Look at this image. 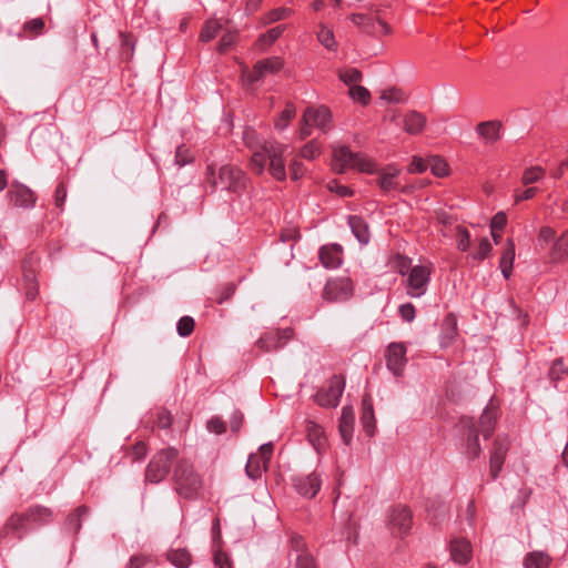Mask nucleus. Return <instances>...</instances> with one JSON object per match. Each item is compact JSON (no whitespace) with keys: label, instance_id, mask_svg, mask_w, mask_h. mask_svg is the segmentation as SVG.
<instances>
[{"label":"nucleus","instance_id":"nucleus-1","mask_svg":"<svg viewBox=\"0 0 568 568\" xmlns=\"http://www.w3.org/2000/svg\"><path fill=\"white\" fill-rule=\"evenodd\" d=\"M245 145L252 151L250 169L262 174L268 164L270 174L277 181L286 179L284 153L286 145L277 142H260L254 130H245L243 134Z\"/></svg>","mask_w":568,"mask_h":568},{"label":"nucleus","instance_id":"nucleus-2","mask_svg":"<svg viewBox=\"0 0 568 568\" xmlns=\"http://www.w3.org/2000/svg\"><path fill=\"white\" fill-rule=\"evenodd\" d=\"M206 182L213 190L222 185L227 191L240 195L246 189L247 178L241 169L234 165L221 166L217 175L213 165H209L206 168Z\"/></svg>","mask_w":568,"mask_h":568},{"label":"nucleus","instance_id":"nucleus-3","mask_svg":"<svg viewBox=\"0 0 568 568\" xmlns=\"http://www.w3.org/2000/svg\"><path fill=\"white\" fill-rule=\"evenodd\" d=\"M333 169L343 173L347 169H355L362 173L373 174L377 172V163L364 153H354L348 146L333 149Z\"/></svg>","mask_w":568,"mask_h":568},{"label":"nucleus","instance_id":"nucleus-4","mask_svg":"<svg viewBox=\"0 0 568 568\" xmlns=\"http://www.w3.org/2000/svg\"><path fill=\"white\" fill-rule=\"evenodd\" d=\"M173 480L176 493L183 498H194L203 487V483L193 465L186 459H180L175 466Z\"/></svg>","mask_w":568,"mask_h":568},{"label":"nucleus","instance_id":"nucleus-5","mask_svg":"<svg viewBox=\"0 0 568 568\" xmlns=\"http://www.w3.org/2000/svg\"><path fill=\"white\" fill-rule=\"evenodd\" d=\"M433 272L434 264L430 261H420L419 264L414 265L402 282L406 294L412 298L424 296L428 290Z\"/></svg>","mask_w":568,"mask_h":568},{"label":"nucleus","instance_id":"nucleus-6","mask_svg":"<svg viewBox=\"0 0 568 568\" xmlns=\"http://www.w3.org/2000/svg\"><path fill=\"white\" fill-rule=\"evenodd\" d=\"M537 239L540 244H552L548 253L550 262L560 263L568 260V229L557 236L552 227L541 226Z\"/></svg>","mask_w":568,"mask_h":568},{"label":"nucleus","instance_id":"nucleus-7","mask_svg":"<svg viewBox=\"0 0 568 568\" xmlns=\"http://www.w3.org/2000/svg\"><path fill=\"white\" fill-rule=\"evenodd\" d=\"M178 455V449L173 447L159 450L146 467L145 479L153 484L162 481L168 476L171 463Z\"/></svg>","mask_w":568,"mask_h":568},{"label":"nucleus","instance_id":"nucleus-8","mask_svg":"<svg viewBox=\"0 0 568 568\" xmlns=\"http://www.w3.org/2000/svg\"><path fill=\"white\" fill-rule=\"evenodd\" d=\"M284 65L283 60L280 57H271L263 60L257 61L252 70L248 68L242 69V79L247 84H253L262 80L267 74L277 73Z\"/></svg>","mask_w":568,"mask_h":568},{"label":"nucleus","instance_id":"nucleus-9","mask_svg":"<svg viewBox=\"0 0 568 568\" xmlns=\"http://www.w3.org/2000/svg\"><path fill=\"white\" fill-rule=\"evenodd\" d=\"M354 294L353 281L347 276H338L327 281L323 290V298L328 302H344Z\"/></svg>","mask_w":568,"mask_h":568},{"label":"nucleus","instance_id":"nucleus-10","mask_svg":"<svg viewBox=\"0 0 568 568\" xmlns=\"http://www.w3.org/2000/svg\"><path fill=\"white\" fill-rule=\"evenodd\" d=\"M345 388V378L341 375L332 376L327 385L315 395V402L322 407H336Z\"/></svg>","mask_w":568,"mask_h":568},{"label":"nucleus","instance_id":"nucleus-11","mask_svg":"<svg viewBox=\"0 0 568 568\" xmlns=\"http://www.w3.org/2000/svg\"><path fill=\"white\" fill-rule=\"evenodd\" d=\"M387 525L394 536L406 535L413 526L412 510L404 505L394 506L388 511Z\"/></svg>","mask_w":568,"mask_h":568},{"label":"nucleus","instance_id":"nucleus-12","mask_svg":"<svg viewBox=\"0 0 568 568\" xmlns=\"http://www.w3.org/2000/svg\"><path fill=\"white\" fill-rule=\"evenodd\" d=\"M272 454L273 445L271 443L262 445L256 453L251 454L245 467L247 476L252 479L261 478L267 469Z\"/></svg>","mask_w":568,"mask_h":568},{"label":"nucleus","instance_id":"nucleus-13","mask_svg":"<svg viewBox=\"0 0 568 568\" xmlns=\"http://www.w3.org/2000/svg\"><path fill=\"white\" fill-rule=\"evenodd\" d=\"M7 199L12 206L21 209H31L37 202L36 193L29 186L16 180L9 186Z\"/></svg>","mask_w":568,"mask_h":568},{"label":"nucleus","instance_id":"nucleus-14","mask_svg":"<svg viewBox=\"0 0 568 568\" xmlns=\"http://www.w3.org/2000/svg\"><path fill=\"white\" fill-rule=\"evenodd\" d=\"M293 338V329L287 327L283 329H272L263 334L256 345L263 352L277 351L285 346Z\"/></svg>","mask_w":568,"mask_h":568},{"label":"nucleus","instance_id":"nucleus-15","mask_svg":"<svg viewBox=\"0 0 568 568\" xmlns=\"http://www.w3.org/2000/svg\"><path fill=\"white\" fill-rule=\"evenodd\" d=\"M407 348L404 343H390L385 352L386 366L395 375L402 376L407 363Z\"/></svg>","mask_w":568,"mask_h":568},{"label":"nucleus","instance_id":"nucleus-16","mask_svg":"<svg viewBox=\"0 0 568 568\" xmlns=\"http://www.w3.org/2000/svg\"><path fill=\"white\" fill-rule=\"evenodd\" d=\"M349 19L355 26L366 33L381 32L383 34H387L390 32L389 26L378 17L373 18L363 13H353L349 16Z\"/></svg>","mask_w":568,"mask_h":568},{"label":"nucleus","instance_id":"nucleus-17","mask_svg":"<svg viewBox=\"0 0 568 568\" xmlns=\"http://www.w3.org/2000/svg\"><path fill=\"white\" fill-rule=\"evenodd\" d=\"M465 429H466V443L463 453L466 455L468 459H476L479 457L481 453L480 444H479V429L475 425L474 420L470 418L462 420Z\"/></svg>","mask_w":568,"mask_h":568},{"label":"nucleus","instance_id":"nucleus-18","mask_svg":"<svg viewBox=\"0 0 568 568\" xmlns=\"http://www.w3.org/2000/svg\"><path fill=\"white\" fill-rule=\"evenodd\" d=\"M509 449V440L507 437H497L490 453V476L497 478L503 468L507 452Z\"/></svg>","mask_w":568,"mask_h":568},{"label":"nucleus","instance_id":"nucleus-19","mask_svg":"<svg viewBox=\"0 0 568 568\" xmlns=\"http://www.w3.org/2000/svg\"><path fill=\"white\" fill-rule=\"evenodd\" d=\"M303 120L311 122L314 128L322 132H327L332 128V113L326 106L307 108L303 114Z\"/></svg>","mask_w":568,"mask_h":568},{"label":"nucleus","instance_id":"nucleus-20","mask_svg":"<svg viewBox=\"0 0 568 568\" xmlns=\"http://www.w3.org/2000/svg\"><path fill=\"white\" fill-rule=\"evenodd\" d=\"M450 558L458 565H466L471 559V545L469 540L463 537H456L449 544Z\"/></svg>","mask_w":568,"mask_h":568},{"label":"nucleus","instance_id":"nucleus-21","mask_svg":"<svg viewBox=\"0 0 568 568\" xmlns=\"http://www.w3.org/2000/svg\"><path fill=\"white\" fill-rule=\"evenodd\" d=\"M377 185L383 192H389L398 189L397 178L400 174V169L396 164H387L377 172Z\"/></svg>","mask_w":568,"mask_h":568},{"label":"nucleus","instance_id":"nucleus-22","mask_svg":"<svg viewBox=\"0 0 568 568\" xmlns=\"http://www.w3.org/2000/svg\"><path fill=\"white\" fill-rule=\"evenodd\" d=\"M321 263L326 268H337L343 262V247L338 244H327L320 248Z\"/></svg>","mask_w":568,"mask_h":568},{"label":"nucleus","instance_id":"nucleus-23","mask_svg":"<svg viewBox=\"0 0 568 568\" xmlns=\"http://www.w3.org/2000/svg\"><path fill=\"white\" fill-rule=\"evenodd\" d=\"M36 262L32 260L24 261L22 264L23 270V290L28 300H34L38 295L39 287L37 282Z\"/></svg>","mask_w":568,"mask_h":568},{"label":"nucleus","instance_id":"nucleus-24","mask_svg":"<svg viewBox=\"0 0 568 568\" xmlns=\"http://www.w3.org/2000/svg\"><path fill=\"white\" fill-rule=\"evenodd\" d=\"M501 122L497 120L480 122L476 126L477 134L485 144H494L501 138Z\"/></svg>","mask_w":568,"mask_h":568},{"label":"nucleus","instance_id":"nucleus-25","mask_svg":"<svg viewBox=\"0 0 568 568\" xmlns=\"http://www.w3.org/2000/svg\"><path fill=\"white\" fill-rule=\"evenodd\" d=\"M321 477L316 473H312L305 477H301L296 480L295 487L302 496L313 498L316 496L321 488Z\"/></svg>","mask_w":568,"mask_h":568},{"label":"nucleus","instance_id":"nucleus-26","mask_svg":"<svg viewBox=\"0 0 568 568\" xmlns=\"http://www.w3.org/2000/svg\"><path fill=\"white\" fill-rule=\"evenodd\" d=\"M426 122L427 119L423 113L412 110L403 118V129L408 134L416 135L424 130Z\"/></svg>","mask_w":568,"mask_h":568},{"label":"nucleus","instance_id":"nucleus-27","mask_svg":"<svg viewBox=\"0 0 568 568\" xmlns=\"http://www.w3.org/2000/svg\"><path fill=\"white\" fill-rule=\"evenodd\" d=\"M26 513L29 524L38 527L48 525L53 520V511L41 505L31 506Z\"/></svg>","mask_w":568,"mask_h":568},{"label":"nucleus","instance_id":"nucleus-28","mask_svg":"<svg viewBox=\"0 0 568 568\" xmlns=\"http://www.w3.org/2000/svg\"><path fill=\"white\" fill-rule=\"evenodd\" d=\"M354 409L351 406H344L339 418L338 429L345 444H349L354 429Z\"/></svg>","mask_w":568,"mask_h":568},{"label":"nucleus","instance_id":"nucleus-29","mask_svg":"<svg viewBox=\"0 0 568 568\" xmlns=\"http://www.w3.org/2000/svg\"><path fill=\"white\" fill-rule=\"evenodd\" d=\"M497 409L493 406L486 407L479 418L477 428L479 429V433L483 434L485 438H488L491 436V434L495 430V425L497 422Z\"/></svg>","mask_w":568,"mask_h":568},{"label":"nucleus","instance_id":"nucleus-30","mask_svg":"<svg viewBox=\"0 0 568 568\" xmlns=\"http://www.w3.org/2000/svg\"><path fill=\"white\" fill-rule=\"evenodd\" d=\"M515 261V243L511 239H507L505 242L501 256L499 260V268L505 278H509L513 272V265Z\"/></svg>","mask_w":568,"mask_h":568},{"label":"nucleus","instance_id":"nucleus-31","mask_svg":"<svg viewBox=\"0 0 568 568\" xmlns=\"http://www.w3.org/2000/svg\"><path fill=\"white\" fill-rule=\"evenodd\" d=\"M348 224L354 236L361 244H367L371 240L368 224L361 216H349Z\"/></svg>","mask_w":568,"mask_h":568},{"label":"nucleus","instance_id":"nucleus-32","mask_svg":"<svg viewBox=\"0 0 568 568\" xmlns=\"http://www.w3.org/2000/svg\"><path fill=\"white\" fill-rule=\"evenodd\" d=\"M28 525H30V524H29L26 511L24 513H14L6 521L4 528L17 534V537L19 539H22V537L28 528Z\"/></svg>","mask_w":568,"mask_h":568},{"label":"nucleus","instance_id":"nucleus-33","mask_svg":"<svg viewBox=\"0 0 568 568\" xmlns=\"http://www.w3.org/2000/svg\"><path fill=\"white\" fill-rule=\"evenodd\" d=\"M306 433L313 447L317 452H321V449H323L326 444L323 428L318 424L310 420L306 424Z\"/></svg>","mask_w":568,"mask_h":568},{"label":"nucleus","instance_id":"nucleus-34","mask_svg":"<svg viewBox=\"0 0 568 568\" xmlns=\"http://www.w3.org/2000/svg\"><path fill=\"white\" fill-rule=\"evenodd\" d=\"M551 558L544 551L528 552L524 558L525 568H549Z\"/></svg>","mask_w":568,"mask_h":568},{"label":"nucleus","instance_id":"nucleus-35","mask_svg":"<svg viewBox=\"0 0 568 568\" xmlns=\"http://www.w3.org/2000/svg\"><path fill=\"white\" fill-rule=\"evenodd\" d=\"M166 557L178 568H187L191 564V555L186 549H173L168 552Z\"/></svg>","mask_w":568,"mask_h":568},{"label":"nucleus","instance_id":"nucleus-36","mask_svg":"<svg viewBox=\"0 0 568 568\" xmlns=\"http://www.w3.org/2000/svg\"><path fill=\"white\" fill-rule=\"evenodd\" d=\"M317 40L329 51H336L337 42L334 37V32L327 26L321 23L317 32Z\"/></svg>","mask_w":568,"mask_h":568},{"label":"nucleus","instance_id":"nucleus-37","mask_svg":"<svg viewBox=\"0 0 568 568\" xmlns=\"http://www.w3.org/2000/svg\"><path fill=\"white\" fill-rule=\"evenodd\" d=\"M568 375V367L565 365L562 358L555 359L548 372V377L551 383H554L555 387L557 386V383L565 378Z\"/></svg>","mask_w":568,"mask_h":568},{"label":"nucleus","instance_id":"nucleus-38","mask_svg":"<svg viewBox=\"0 0 568 568\" xmlns=\"http://www.w3.org/2000/svg\"><path fill=\"white\" fill-rule=\"evenodd\" d=\"M222 29V24L219 20L216 19H211V20H207L201 32H200V40L202 42H209L211 40H213L217 33L220 32V30Z\"/></svg>","mask_w":568,"mask_h":568},{"label":"nucleus","instance_id":"nucleus-39","mask_svg":"<svg viewBox=\"0 0 568 568\" xmlns=\"http://www.w3.org/2000/svg\"><path fill=\"white\" fill-rule=\"evenodd\" d=\"M392 267L398 274H400L404 278L409 274L410 270L414 265H412V260L407 256L396 254L392 258Z\"/></svg>","mask_w":568,"mask_h":568},{"label":"nucleus","instance_id":"nucleus-40","mask_svg":"<svg viewBox=\"0 0 568 568\" xmlns=\"http://www.w3.org/2000/svg\"><path fill=\"white\" fill-rule=\"evenodd\" d=\"M455 240H456V246L457 250L460 252H466L470 247V233L469 231L463 226V225H456L455 226Z\"/></svg>","mask_w":568,"mask_h":568},{"label":"nucleus","instance_id":"nucleus-41","mask_svg":"<svg viewBox=\"0 0 568 568\" xmlns=\"http://www.w3.org/2000/svg\"><path fill=\"white\" fill-rule=\"evenodd\" d=\"M338 78L351 88L362 81V72L356 68H344L338 70Z\"/></svg>","mask_w":568,"mask_h":568},{"label":"nucleus","instance_id":"nucleus-42","mask_svg":"<svg viewBox=\"0 0 568 568\" xmlns=\"http://www.w3.org/2000/svg\"><path fill=\"white\" fill-rule=\"evenodd\" d=\"M295 105L293 103H286L285 109L281 112L280 116L275 121V128L278 130L287 128V125L295 118Z\"/></svg>","mask_w":568,"mask_h":568},{"label":"nucleus","instance_id":"nucleus-43","mask_svg":"<svg viewBox=\"0 0 568 568\" xmlns=\"http://www.w3.org/2000/svg\"><path fill=\"white\" fill-rule=\"evenodd\" d=\"M493 251V245L487 237H483L477 247L470 253V257L475 261H484Z\"/></svg>","mask_w":568,"mask_h":568},{"label":"nucleus","instance_id":"nucleus-44","mask_svg":"<svg viewBox=\"0 0 568 568\" xmlns=\"http://www.w3.org/2000/svg\"><path fill=\"white\" fill-rule=\"evenodd\" d=\"M44 30V21L42 18H34L23 24L26 37L33 38L40 36Z\"/></svg>","mask_w":568,"mask_h":568},{"label":"nucleus","instance_id":"nucleus-45","mask_svg":"<svg viewBox=\"0 0 568 568\" xmlns=\"http://www.w3.org/2000/svg\"><path fill=\"white\" fill-rule=\"evenodd\" d=\"M348 94L353 101L366 105L371 101V92L362 85H353L348 89Z\"/></svg>","mask_w":568,"mask_h":568},{"label":"nucleus","instance_id":"nucleus-46","mask_svg":"<svg viewBox=\"0 0 568 568\" xmlns=\"http://www.w3.org/2000/svg\"><path fill=\"white\" fill-rule=\"evenodd\" d=\"M428 165L430 168L432 173L438 178H444L449 174V166L447 162L439 156L430 158Z\"/></svg>","mask_w":568,"mask_h":568},{"label":"nucleus","instance_id":"nucleus-47","mask_svg":"<svg viewBox=\"0 0 568 568\" xmlns=\"http://www.w3.org/2000/svg\"><path fill=\"white\" fill-rule=\"evenodd\" d=\"M292 14V10L288 8H276L268 11L262 19L264 24H271L280 20H284Z\"/></svg>","mask_w":568,"mask_h":568},{"label":"nucleus","instance_id":"nucleus-48","mask_svg":"<svg viewBox=\"0 0 568 568\" xmlns=\"http://www.w3.org/2000/svg\"><path fill=\"white\" fill-rule=\"evenodd\" d=\"M284 26H276L258 38V43L265 48L272 45L283 33Z\"/></svg>","mask_w":568,"mask_h":568},{"label":"nucleus","instance_id":"nucleus-49","mask_svg":"<svg viewBox=\"0 0 568 568\" xmlns=\"http://www.w3.org/2000/svg\"><path fill=\"white\" fill-rule=\"evenodd\" d=\"M322 153V148L317 143V141L312 140L307 142L301 150H300V156L305 160H314L317 156H320Z\"/></svg>","mask_w":568,"mask_h":568},{"label":"nucleus","instance_id":"nucleus-50","mask_svg":"<svg viewBox=\"0 0 568 568\" xmlns=\"http://www.w3.org/2000/svg\"><path fill=\"white\" fill-rule=\"evenodd\" d=\"M545 175V170L540 166H531L524 171L521 181L525 185L532 184Z\"/></svg>","mask_w":568,"mask_h":568},{"label":"nucleus","instance_id":"nucleus-51","mask_svg":"<svg viewBox=\"0 0 568 568\" xmlns=\"http://www.w3.org/2000/svg\"><path fill=\"white\" fill-rule=\"evenodd\" d=\"M193 160H194L193 153L186 145L182 144L176 148L175 163L179 166H184L186 164H190L193 162Z\"/></svg>","mask_w":568,"mask_h":568},{"label":"nucleus","instance_id":"nucleus-52","mask_svg":"<svg viewBox=\"0 0 568 568\" xmlns=\"http://www.w3.org/2000/svg\"><path fill=\"white\" fill-rule=\"evenodd\" d=\"M373 419H374L373 405L371 403V399L365 397L363 399L362 420H363V424H364V428L366 429V433H368V434H372L369 427H371V423H372Z\"/></svg>","mask_w":568,"mask_h":568},{"label":"nucleus","instance_id":"nucleus-53","mask_svg":"<svg viewBox=\"0 0 568 568\" xmlns=\"http://www.w3.org/2000/svg\"><path fill=\"white\" fill-rule=\"evenodd\" d=\"M195 322L191 316H183L179 320L176 329L180 336L186 337L194 331Z\"/></svg>","mask_w":568,"mask_h":568},{"label":"nucleus","instance_id":"nucleus-54","mask_svg":"<svg viewBox=\"0 0 568 568\" xmlns=\"http://www.w3.org/2000/svg\"><path fill=\"white\" fill-rule=\"evenodd\" d=\"M155 425L159 428L166 429L172 425V415L169 410L161 408L155 412Z\"/></svg>","mask_w":568,"mask_h":568},{"label":"nucleus","instance_id":"nucleus-55","mask_svg":"<svg viewBox=\"0 0 568 568\" xmlns=\"http://www.w3.org/2000/svg\"><path fill=\"white\" fill-rule=\"evenodd\" d=\"M381 99L384 101H387V102L400 103V102H404L405 95L400 90L395 89V88H389L382 92Z\"/></svg>","mask_w":568,"mask_h":568},{"label":"nucleus","instance_id":"nucleus-56","mask_svg":"<svg viewBox=\"0 0 568 568\" xmlns=\"http://www.w3.org/2000/svg\"><path fill=\"white\" fill-rule=\"evenodd\" d=\"M213 560L216 568H233V562L230 556L221 549L214 550Z\"/></svg>","mask_w":568,"mask_h":568},{"label":"nucleus","instance_id":"nucleus-57","mask_svg":"<svg viewBox=\"0 0 568 568\" xmlns=\"http://www.w3.org/2000/svg\"><path fill=\"white\" fill-rule=\"evenodd\" d=\"M307 172V169L305 168V165L298 161V160H293L291 165H290V174H291V179L293 181H297L300 179H302Z\"/></svg>","mask_w":568,"mask_h":568},{"label":"nucleus","instance_id":"nucleus-58","mask_svg":"<svg viewBox=\"0 0 568 568\" xmlns=\"http://www.w3.org/2000/svg\"><path fill=\"white\" fill-rule=\"evenodd\" d=\"M67 200V187L63 182H60L54 191V205L60 211L63 210Z\"/></svg>","mask_w":568,"mask_h":568},{"label":"nucleus","instance_id":"nucleus-59","mask_svg":"<svg viewBox=\"0 0 568 568\" xmlns=\"http://www.w3.org/2000/svg\"><path fill=\"white\" fill-rule=\"evenodd\" d=\"M327 189L342 197L353 195V191L348 186L339 184L336 180L329 181L327 183Z\"/></svg>","mask_w":568,"mask_h":568},{"label":"nucleus","instance_id":"nucleus-60","mask_svg":"<svg viewBox=\"0 0 568 568\" xmlns=\"http://www.w3.org/2000/svg\"><path fill=\"white\" fill-rule=\"evenodd\" d=\"M209 432L221 435L226 432V424L220 417H212L206 425Z\"/></svg>","mask_w":568,"mask_h":568},{"label":"nucleus","instance_id":"nucleus-61","mask_svg":"<svg viewBox=\"0 0 568 568\" xmlns=\"http://www.w3.org/2000/svg\"><path fill=\"white\" fill-rule=\"evenodd\" d=\"M236 39L237 36L234 32L224 33L219 42V51L226 52L236 42Z\"/></svg>","mask_w":568,"mask_h":568},{"label":"nucleus","instance_id":"nucleus-62","mask_svg":"<svg viewBox=\"0 0 568 568\" xmlns=\"http://www.w3.org/2000/svg\"><path fill=\"white\" fill-rule=\"evenodd\" d=\"M428 168V164L419 156H413L410 164L407 168L408 173H424Z\"/></svg>","mask_w":568,"mask_h":568},{"label":"nucleus","instance_id":"nucleus-63","mask_svg":"<svg viewBox=\"0 0 568 568\" xmlns=\"http://www.w3.org/2000/svg\"><path fill=\"white\" fill-rule=\"evenodd\" d=\"M399 314L406 322H412L415 318L416 311L412 303H405L399 306Z\"/></svg>","mask_w":568,"mask_h":568},{"label":"nucleus","instance_id":"nucleus-64","mask_svg":"<svg viewBox=\"0 0 568 568\" xmlns=\"http://www.w3.org/2000/svg\"><path fill=\"white\" fill-rule=\"evenodd\" d=\"M296 568H317L314 558L310 554H298Z\"/></svg>","mask_w":568,"mask_h":568}]
</instances>
